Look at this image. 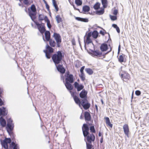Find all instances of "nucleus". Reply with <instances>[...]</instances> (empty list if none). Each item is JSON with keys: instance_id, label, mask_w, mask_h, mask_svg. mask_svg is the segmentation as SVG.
Segmentation results:
<instances>
[{"instance_id": "1", "label": "nucleus", "mask_w": 149, "mask_h": 149, "mask_svg": "<svg viewBox=\"0 0 149 149\" xmlns=\"http://www.w3.org/2000/svg\"><path fill=\"white\" fill-rule=\"evenodd\" d=\"M63 57L64 56L63 55L61 52L58 51L57 52V54H54L52 55V59L53 62L56 65L57 64L60 63Z\"/></svg>"}, {"instance_id": "2", "label": "nucleus", "mask_w": 149, "mask_h": 149, "mask_svg": "<svg viewBox=\"0 0 149 149\" xmlns=\"http://www.w3.org/2000/svg\"><path fill=\"white\" fill-rule=\"evenodd\" d=\"M14 127V123H13V120L10 118L7 120V123L6 126V129L10 135L13 134L12 131Z\"/></svg>"}, {"instance_id": "3", "label": "nucleus", "mask_w": 149, "mask_h": 149, "mask_svg": "<svg viewBox=\"0 0 149 149\" xmlns=\"http://www.w3.org/2000/svg\"><path fill=\"white\" fill-rule=\"evenodd\" d=\"M29 14L31 19L33 21L35 19L36 14V10L35 5L32 4L30 10L29 9Z\"/></svg>"}, {"instance_id": "4", "label": "nucleus", "mask_w": 149, "mask_h": 149, "mask_svg": "<svg viewBox=\"0 0 149 149\" xmlns=\"http://www.w3.org/2000/svg\"><path fill=\"white\" fill-rule=\"evenodd\" d=\"M11 142V140L10 138H5L3 140H1V142L2 146L5 149H8V143H10Z\"/></svg>"}, {"instance_id": "5", "label": "nucleus", "mask_w": 149, "mask_h": 149, "mask_svg": "<svg viewBox=\"0 0 149 149\" xmlns=\"http://www.w3.org/2000/svg\"><path fill=\"white\" fill-rule=\"evenodd\" d=\"M82 130L83 135L85 137H86V136L89 134V128L87 124H83Z\"/></svg>"}, {"instance_id": "6", "label": "nucleus", "mask_w": 149, "mask_h": 149, "mask_svg": "<svg viewBox=\"0 0 149 149\" xmlns=\"http://www.w3.org/2000/svg\"><path fill=\"white\" fill-rule=\"evenodd\" d=\"M84 109L87 110L90 107L91 104L89 103L87 99H82L81 104Z\"/></svg>"}, {"instance_id": "7", "label": "nucleus", "mask_w": 149, "mask_h": 149, "mask_svg": "<svg viewBox=\"0 0 149 149\" xmlns=\"http://www.w3.org/2000/svg\"><path fill=\"white\" fill-rule=\"evenodd\" d=\"M35 24L37 26L38 29L41 33L42 34L46 31L44 24H40L37 22H35Z\"/></svg>"}, {"instance_id": "8", "label": "nucleus", "mask_w": 149, "mask_h": 149, "mask_svg": "<svg viewBox=\"0 0 149 149\" xmlns=\"http://www.w3.org/2000/svg\"><path fill=\"white\" fill-rule=\"evenodd\" d=\"M74 87L77 89L78 91H79L83 90L84 86L82 84H79L76 81L74 83Z\"/></svg>"}, {"instance_id": "9", "label": "nucleus", "mask_w": 149, "mask_h": 149, "mask_svg": "<svg viewBox=\"0 0 149 149\" xmlns=\"http://www.w3.org/2000/svg\"><path fill=\"white\" fill-rule=\"evenodd\" d=\"M87 140L88 143H92V141H94L95 140V136L93 134H90V135H87L86 136Z\"/></svg>"}, {"instance_id": "10", "label": "nucleus", "mask_w": 149, "mask_h": 149, "mask_svg": "<svg viewBox=\"0 0 149 149\" xmlns=\"http://www.w3.org/2000/svg\"><path fill=\"white\" fill-rule=\"evenodd\" d=\"M87 92L84 89H83L79 94L80 97L83 99H87Z\"/></svg>"}, {"instance_id": "11", "label": "nucleus", "mask_w": 149, "mask_h": 149, "mask_svg": "<svg viewBox=\"0 0 149 149\" xmlns=\"http://www.w3.org/2000/svg\"><path fill=\"white\" fill-rule=\"evenodd\" d=\"M66 82L72 83L74 82L73 75L72 74H68L65 79Z\"/></svg>"}, {"instance_id": "12", "label": "nucleus", "mask_w": 149, "mask_h": 149, "mask_svg": "<svg viewBox=\"0 0 149 149\" xmlns=\"http://www.w3.org/2000/svg\"><path fill=\"white\" fill-rule=\"evenodd\" d=\"M53 36L56 42H61V36L59 34L54 33L53 35Z\"/></svg>"}, {"instance_id": "13", "label": "nucleus", "mask_w": 149, "mask_h": 149, "mask_svg": "<svg viewBox=\"0 0 149 149\" xmlns=\"http://www.w3.org/2000/svg\"><path fill=\"white\" fill-rule=\"evenodd\" d=\"M8 110L5 108L3 107L2 108H0V116H6L8 114Z\"/></svg>"}, {"instance_id": "14", "label": "nucleus", "mask_w": 149, "mask_h": 149, "mask_svg": "<svg viewBox=\"0 0 149 149\" xmlns=\"http://www.w3.org/2000/svg\"><path fill=\"white\" fill-rule=\"evenodd\" d=\"M56 66L57 69L58 71L62 74L65 73V69L63 67L62 65H59L58 66H57L56 65Z\"/></svg>"}, {"instance_id": "15", "label": "nucleus", "mask_w": 149, "mask_h": 149, "mask_svg": "<svg viewBox=\"0 0 149 149\" xmlns=\"http://www.w3.org/2000/svg\"><path fill=\"white\" fill-rule=\"evenodd\" d=\"M123 129L125 134L128 137L129 130L128 125L127 124L124 125L123 126Z\"/></svg>"}, {"instance_id": "16", "label": "nucleus", "mask_w": 149, "mask_h": 149, "mask_svg": "<svg viewBox=\"0 0 149 149\" xmlns=\"http://www.w3.org/2000/svg\"><path fill=\"white\" fill-rule=\"evenodd\" d=\"M121 76L122 78H123V80L125 81L128 80L130 78L129 74L126 72L123 74H121Z\"/></svg>"}, {"instance_id": "17", "label": "nucleus", "mask_w": 149, "mask_h": 149, "mask_svg": "<svg viewBox=\"0 0 149 149\" xmlns=\"http://www.w3.org/2000/svg\"><path fill=\"white\" fill-rule=\"evenodd\" d=\"M108 48L107 45L105 43L102 44L100 47V49L102 52L107 51L108 49Z\"/></svg>"}, {"instance_id": "18", "label": "nucleus", "mask_w": 149, "mask_h": 149, "mask_svg": "<svg viewBox=\"0 0 149 149\" xmlns=\"http://www.w3.org/2000/svg\"><path fill=\"white\" fill-rule=\"evenodd\" d=\"M84 117L86 120L90 121L91 120V116L88 112H85L84 113Z\"/></svg>"}, {"instance_id": "19", "label": "nucleus", "mask_w": 149, "mask_h": 149, "mask_svg": "<svg viewBox=\"0 0 149 149\" xmlns=\"http://www.w3.org/2000/svg\"><path fill=\"white\" fill-rule=\"evenodd\" d=\"M0 124L1 126L4 127L6 126V120L2 117L0 118Z\"/></svg>"}, {"instance_id": "20", "label": "nucleus", "mask_w": 149, "mask_h": 149, "mask_svg": "<svg viewBox=\"0 0 149 149\" xmlns=\"http://www.w3.org/2000/svg\"><path fill=\"white\" fill-rule=\"evenodd\" d=\"M74 100L75 102L79 106L81 107V102L79 98L76 96L74 97Z\"/></svg>"}, {"instance_id": "21", "label": "nucleus", "mask_w": 149, "mask_h": 149, "mask_svg": "<svg viewBox=\"0 0 149 149\" xmlns=\"http://www.w3.org/2000/svg\"><path fill=\"white\" fill-rule=\"evenodd\" d=\"M45 36L46 40L49 41L50 38V34L49 31H46L45 32Z\"/></svg>"}, {"instance_id": "22", "label": "nucleus", "mask_w": 149, "mask_h": 149, "mask_svg": "<svg viewBox=\"0 0 149 149\" xmlns=\"http://www.w3.org/2000/svg\"><path fill=\"white\" fill-rule=\"evenodd\" d=\"M75 18L76 20L82 22H87L88 21V20L87 18H82L79 17H75Z\"/></svg>"}, {"instance_id": "23", "label": "nucleus", "mask_w": 149, "mask_h": 149, "mask_svg": "<svg viewBox=\"0 0 149 149\" xmlns=\"http://www.w3.org/2000/svg\"><path fill=\"white\" fill-rule=\"evenodd\" d=\"M10 147H13V149H19L18 144L15 143L14 142L11 143Z\"/></svg>"}, {"instance_id": "24", "label": "nucleus", "mask_w": 149, "mask_h": 149, "mask_svg": "<svg viewBox=\"0 0 149 149\" xmlns=\"http://www.w3.org/2000/svg\"><path fill=\"white\" fill-rule=\"evenodd\" d=\"M70 83L69 82H66L65 84L66 88L69 90H71L73 89L72 86Z\"/></svg>"}, {"instance_id": "25", "label": "nucleus", "mask_w": 149, "mask_h": 149, "mask_svg": "<svg viewBox=\"0 0 149 149\" xmlns=\"http://www.w3.org/2000/svg\"><path fill=\"white\" fill-rule=\"evenodd\" d=\"M92 54L94 56L100 57V56L102 55V53L97 50H95L92 51Z\"/></svg>"}, {"instance_id": "26", "label": "nucleus", "mask_w": 149, "mask_h": 149, "mask_svg": "<svg viewBox=\"0 0 149 149\" xmlns=\"http://www.w3.org/2000/svg\"><path fill=\"white\" fill-rule=\"evenodd\" d=\"M92 33V37L95 39L97 38L99 34L97 31L96 30L94 31Z\"/></svg>"}, {"instance_id": "27", "label": "nucleus", "mask_w": 149, "mask_h": 149, "mask_svg": "<svg viewBox=\"0 0 149 149\" xmlns=\"http://www.w3.org/2000/svg\"><path fill=\"white\" fill-rule=\"evenodd\" d=\"M105 119L106 124L109 126L111 127H112L113 125L111 123L109 118L108 117H107L105 118Z\"/></svg>"}, {"instance_id": "28", "label": "nucleus", "mask_w": 149, "mask_h": 149, "mask_svg": "<svg viewBox=\"0 0 149 149\" xmlns=\"http://www.w3.org/2000/svg\"><path fill=\"white\" fill-rule=\"evenodd\" d=\"M55 19L58 24L62 22V19L59 15H58L56 16L55 17Z\"/></svg>"}, {"instance_id": "29", "label": "nucleus", "mask_w": 149, "mask_h": 149, "mask_svg": "<svg viewBox=\"0 0 149 149\" xmlns=\"http://www.w3.org/2000/svg\"><path fill=\"white\" fill-rule=\"evenodd\" d=\"M46 48L47 52H50V53H53V52L54 49L47 44L46 46Z\"/></svg>"}, {"instance_id": "30", "label": "nucleus", "mask_w": 149, "mask_h": 149, "mask_svg": "<svg viewBox=\"0 0 149 149\" xmlns=\"http://www.w3.org/2000/svg\"><path fill=\"white\" fill-rule=\"evenodd\" d=\"M82 9L84 12H88L90 10V8L89 6L85 5L83 7Z\"/></svg>"}, {"instance_id": "31", "label": "nucleus", "mask_w": 149, "mask_h": 149, "mask_svg": "<svg viewBox=\"0 0 149 149\" xmlns=\"http://www.w3.org/2000/svg\"><path fill=\"white\" fill-rule=\"evenodd\" d=\"M85 71L89 75H91L93 74V72L92 69L90 68H86Z\"/></svg>"}, {"instance_id": "32", "label": "nucleus", "mask_w": 149, "mask_h": 149, "mask_svg": "<svg viewBox=\"0 0 149 149\" xmlns=\"http://www.w3.org/2000/svg\"><path fill=\"white\" fill-rule=\"evenodd\" d=\"M45 18H47V20H45V21L47 23V26L49 29H50L52 26L50 23V21L48 19L47 16H45Z\"/></svg>"}, {"instance_id": "33", "label": "nucleus", "mask_w": 149, "mask_h": 149, "mask_svg": "<svg viewBox=\"0 0 149 149\" xmlns=\"http://www.w3.org/2000/svg\"><path fill=\"white\" fill-rule=\"evenodd\" d=\"M102 4L104 8H106L107 6V0H101Z\"/></svg>"}, {"instance_id": "34", "label": "nucleus", "mask_w": 149, "mask_h": 149, "mask_svg": "<svg viewBox=\"0 0 149 149\" xmlns=\"http://www.w3.org/2000/svg\"><path fill=\"white\" fill-rule=\"evenodd\" d=\"M100 4L99 3H96L93 6L94 8L96 10L100 8Z\"/></svg>"}, {"instance_id": "35", "label": "nucleus", "mask_w": 149, "mask_h": 149, "mask_svg": "<svg viewBox=\"0 0 149 149\" xmlns=\"http://www.w3.org/2000/svg\"><path fill=\"white\" fill-rule=\"evenodd\" d=\"M49 45L52 47H54L56 45V43L54 40H49Z\"/></svg>"}, {"instance_id": "36", "label": "nucleus", "mask_w": 149, "mask_h": 149, "mask_svg": "<svg viewBox=\"0 0 149 149\" xmlns=\"http://www.w3.org/2000/svg\"><path fill=\"white\" fill-rule=\"evenodd\" d=\"M84 42H85V45H84V47L86 49V43H87V44H89L90 43H91L92 42V41L91 40L90 38H88V39L87 38H86V41H85V40H84Z\"/></svg>"}, {"instance_id": "37", "label": "nucleus", "mask_w": 149, "mask_h": 149, "mask_svg": "<svg viewBox=\"0 0 149 149\" xmlns=\"http://www.w3.org/2000/svg\"><path fill=\"white\" fill-rule=\"evenodd\" d=\"M118 60L119 62L120 63H122L124 61V58L123 56V55H120L119 56L118 58Z\"/></svg>"}, {"instance_id": "38", "label": "nucleus", "mask_w": 149, "mask_h": 149, "mask_svg": "<svg viewBox=\"0 0 149 149\" xmlns=\"http://www.w3.org/2000/svg\"><path fill=\"white\" fill-rule=\"evenodd\" d=\"M104 12V9H103L97 11V14L99 15H101L103 14Z\"/></svg>"}, {"instance_id": "39", "label": "nucleus", "mask_w": 149, "mask_h": 149, "mask_svg": "<svg viewBox=\"0 0 149 149\" xmlns=\"http://www.w3.org/2000/svg\"><path fill=\"white\" fill-rule=\"evenodd\" d=\"M87 149H91L92 148L91 143L86 142Z\"/></svg>"}, {"instance_id": "40", "label": "nucleus", "mask_w": 149, "mask_h": 149, "mask_svg": "<svg viewBox=\"0 0 149 149\" xmlns=\"http://www.w3.org/2000/svg\"><path fill=\"white\" fill-rule=\"evenodd\" d=\"M75 3L77 6H80L82 4V1L81 0H75Z\"/></svg>"}, {"instance_id": "41", "label": "nucleus", "mask_w": 149, "mask_h": 149, "mask_svg": "<svg viewBox=\"0 0 149 149\" xmlns=\"http://www.w3.org/2000/svg\"><path fill=\"white\" fill-rule=\"evenodd\" d=\"M39 20L40 21H42L44 19V16L43 15H39L38 16Z\"/></svg>"}, {"instance_id": "42", "label": "nucleus", "mask_w": 149, "mask_h": 149, "mask_svg": "<svg viewBox=\"0 0 149 149\" xmlns=\"http://www.w3.org/2000/svg\"><path fill=\"white\" fill-rule=\"evenodd\" d=\"M90 130L91 132L92 133H95V127L93 125L91 126L90 127Z\"/></svg>"}, {"instance_id": "43", "label": "nucleus", "mask_w": 149, "mask_h": 149, "mask_svg": "<svg viewBox=\"0 0 149 149\" xmlns=\"http://www.w3.org/2000/svg\"><path fill=\"white\" fill-rule=\"evenodd\" d=\"M52 53L49 52H47V53H46L45 56L46 58L48 59L50 58L51 56V54Z\"/></svg>"}, {"instance_id": "44", "label": "nucleus", "mask_w": 149, "mask_h": 149, "mask_svg": "<svg viewBox=\"0 0 149 149\" xmlns=\"http://www.w3.org/2000/svg\"><path fill=\"white\" fill-rule=\"evenodd\" d=\"M110 17L112 20L114 21L117 19V17L116 16L110 15Z\"/></svg>"}, {"instance_id": "45", "label": "nucleus", "mask_w": 149, "mask_h": 149, "mask_svg": "<svg viewBox=\"0 0 149 149\" xmlns=\"http://www.w3.org/2000/svg\"><path fill=\"white\" fill-rule=\"evenodd\" d=\"M81 74L80 75V77L81 80L82 81H84L85 80V77L84 76V73H81Z\"/></svg>"}, {"instance_id": "46", "label": "nucleus", "mask_w": 149, "mask_h": 149, "mask_svg": "<svg viewBox=\"0 0 149 149\" xmlns=\"http://www.w3.org/2000/svg\"><path fill=\"white\" fill-rule=\"evenodd\" d=\"M135 94L136 95L139 96L141 95V92L139 90H137L135 91Z\"/></svg>"}, {"instance_id": "47", "label": "nucleus", "mask_w": 149, "mask_h": 149, "mask_svg": "<svg viewBox=\"0 0 149 149\" xmlns=\"http://www.w3.org/2000/svg\"><path fill=\"white\" fill-rule=\"evenodd\" d=\"M91 36H92V33L91 32H89L87 34L86 38H87L88 39V38H90V37Z\"/></svg>"}, {"instance_id": "48", "label": "nucleus", "mask_w": 149, "mask_h": 149, "mask_svg": "<svg viewBox=\"0 0 149 149\" xmlns=\"http://www.w3.org/2000/svg\"><path fill=\"white\" fill-rule=\"evenodd\" d=\"M85 66H82L80 69V72L81 73H84V70L85 68Z\"/></svg>"}, {"instance_id": "49", "label": "nucleus", "mask_w": 149, "mask_h": 149, "mask_svg": "<svg viewBox=\"0 0 149 149\" xmlns=\"http://www.w3.org/2000/svg\"><path fill=\"white\" fill-rule=\"evenodd\" d=\"M54 6V8L56 10V12L58 11V10L59 9L58 7V6H57V4L55 6Z\"/></svg>"}, {"instance_id": "50", "label": "nucleus", "mask_w": 149, "mask_h": 149, "mask_svg": "<svg viewBox=\"0 0 149 149\" xmlns=\"http://www.w3.org/2000/svg\"><path fill=\"white\" fill-rule=\"evenodd\" d=\"M118 10H115L113 12V14L115 15H116L118 13Z\"/></svg>"}, {"instance_id": "51", "label": "nucleus", "mask_w": 149, "mask_h": 149, "mask_svg": "<svg viewBox=\"0 0 149 149\" xmlns=\"http://www.w3.org/2000/svg\"><path fill=\"white\" fill-rule=\"evenodd\" d=\"M116 30L118 33H120V30L118 26L116 29Z\"/></svg>"}, {"instance_id": "52", "label": "nucleus", "mask_w": 149, "mask_h": 149, "mask_svg": "<svg viewBox=\"0 0 149 149\" xmlns=\"http://www.w3.org/2000/svg\"><path fill=\"white\" fill-rule=\"evenodd\" d=\"M3 104V103L1 100V99L0 98V106H1Z\"/></svg>"}, {"instance_id": "53", "label": "nucleus", "mask_w": 149, "mask_h": 149, "mask_svg": "<svg viewBox=\"0 0 149 149\" xmlns=\"http://www.w3.org/2000/svg\"><path fill=\"white\" fill-rule=\"evenodd\" d=\"M46 8L47 9L48 11L49 10V6L48 4L45 5Z\"/></svg>"}, {"instance_id": "54", "label": "nucleus", "mask_w": 149, "mask_h": 149, "mask_svg": "<svg viewBox=\"0 0 149 149\" xmlns=\"http://www.w3.org/2000/svg\"><path fill=\"white\" fill-rule=\"evenodd\" d=\"M112 27H113L115 29H116L118 26L116 24H113L112 25Z\"/></svg>"}, {"instance_id": "55", "label": "nucleus", "mask_w": 149, "mask_h": 149, "mask_svg": "<svg viewBox=\"0 0 149 149\" xmlns=\"http://www.w3.org/2000/svg\"><path fill=\"white\" fill-rule=\"evenodd\" d=\"M100 34H102V36H104V32L102 30H101L100 31Z\"/></svg>"}, {"instance_id": "56", "label": "nucleus", "mask_w": 149, "mask_h": 149, "mask_svg": "<svg viewBox=\"0 0 149 149\" xmlns=\"http://www.w3.org/2000/svg\"><path fill=\"white\" fill-rule=\"evenodd\" d=\"M70 92L71 93L72 96L73 97V98H74V97L75 96H74V93L71 92V91Z\"/></svg>"}, {"instance_id": "57", "label": "nucleus", "mask_w": 149, "mask_h": 149, "mask_svg": "<svg viewBox=\"0 0 149 149\" xmlns=\"http://www.w3.org/2000/svg\"><path fill=\"white\" fill-rule=\"evenodd\" d=\"M61 42H57V46L58 47H60V43H61Z\"/></svg>"}, {"instance_id": "58", "label": "nucleus", "mask_w": 149, "mask_h": 149, "mask_svg": "<svg viewBox=\"0 0 149 149\" xmlns=\"http://www.w3.org/2000/svg\"><path fill=\"white\" fill-rule=\"evenodd\" d=\"M52 3H53V4L54 6H55L57 4L56 1H53L52 2Z\"/></svg>"}, {"instance_id": "59", "label": "nucleus", "mask_w": 149, "mask_h": 149, "mask_svg": "<svg viewBox=\"0 0 149 149\" xmlns=\"http://www.w3.org/2000/svg\"><path fill=\"white\" fill-rule=\"evenodd\" d=\"M3 92V89L1 88H0V97L1 96V95L2 93Z\"/></svg>"}, {"instance_id": "60", "label": "nucleus", "mask_w": 149, "mask_h": 149, "mask_svg": "<svg viewBox=\"0 0 149 149\" xmlns=\"http://www.w3.org/2000/svg\"><path fill=\"white\" fill-rule=\"evenodd\" d=\"M120 45H119L118 47V54L120 52Z\"/></svg>"}, {"instance_id": "61", "label": "nucleus", "mask_w": 149, "mask_h": 149, "mask_svg": "<svg viewBox=\"0 0 149 149\" xmlns=\"http://www.w3.org/2000/svg\"><path fill=\"white\" fill-rule=\"evenodd\" d=\"M95 109H96V111H98V107H97V105H95Z\"/></svg>"}, {"instance_id": "62", "label": "nucleus", "mask_w": 149, "mask_h": 149, "mask_svg": "<svg viewBox=\"0 0 149 149\" xmlns=\"http://www.w3.org/2000/svg\"><path fill=\"white\" fill-rule=\"evenodd\" d=\"M103 138H102V137L101 139L100 140V142L101 143H102L103 142Z\"/></svg>"}, {"instance_id": "63", "label": "nucleus", "mask_w": 149, "mask_h": 149, "mask_svg": "<svg viewBox=\"0 0 149 149\" xmlns=\"http://www.w3.org/2000/svg\"><path fill=\"white\" fill-rule=\"evenodd\" d=\"M98 135L99 136H100L102 135L101 133V132H99Z\"/></svg>"}, {"instance_id": "64", "label": "nucleus", "mask_w": 149, "mask_h": 149, "mask_svg": "<svg viewBox=\"0 0 149 149\" xmlns=\"http://www.w3.org/2000/svg\"><path fill=\"white\" fill-rule=\"evenodd\" d=\"M44 52L45 53V55L46 54V53H47V50H44Z\"/></svg>"}]
</instances>
